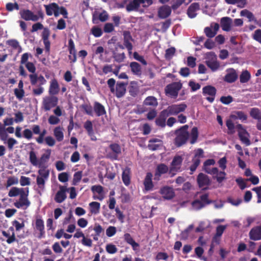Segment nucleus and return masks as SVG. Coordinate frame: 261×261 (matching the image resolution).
Instances as JSON below:
<instances>
[{
    "instance_id": "1",
    "label": "nucleus",
    "mask_w": 261,
    "mask_h": 261,
    "mask_svg": "<svg viewBox=\"0 0 261 261\" xmlns=\"http://www.w3.org/2000/svg\"><path fill=\"white\" fill-rule=\"evenodd\" d=\"M29 156L31 164L33 166L39 168L36 178V183L39 191L42 192L45 190V182L48 180L49 175V170L47 168V163L50 158V153H43L39 159L37 152L32 149L29 152Z\"/></svg>"
},
{
    "instance_id": "2",
    "label": "nucleus",
    "mask_w": 261,
    "mask_h": 261,
    "mask_svg": "<svg viewBox=\"0 0 261 261\" xmlns=\"http://www.w3.org/2000/svg\"><path fill=\"white\" fill-rule=\"evenodd\" d=\"M81 108L86 114L91 116L95 114L97 117H100L106 114L105 107L97 101L94 102L93 107L90 104L85 103L81 106Z\"/></svg>"
},
{
    "instance_id": "3",
    "label": "nucleus",
    "mask_w": 261,
    "mask_h": 261,
    "mask_svg": "<svg viewBox=\"0 0 261 261\" xmlns=\"http://www.w3.org/2000/svg\"><path fill=\"white\" fill-rule=\"evenodd\" d=\"M21 17L26 21H37L40 18L43 19L44 14L42 11H38L37 14H34L28 9H23L19 12Z\"/></svg>"
},
{
    "instance_id": "4",
    "label": "nucleus",
    "mask_w": 261,
    "mask_h": 261,
    "mask_svg": "<svg viewBox=\"0 0 261 261\" xmlns=\"http://www.w3.org/2000/svg\"><path fill=\"white\" fill-rule=\"evenodd\" d=\"M58 98L56 96L47 95L42 98L41 109L44 111H49L57 106Z\"/></svg>"
},
{
    "instance_id": "5",
    "label": "nucleus",
    "mask_w": 261,
    "mask_h": 261,
    "mask_svg": "<svg viewBox=\"0 0 261 261\" xmlns=\"http://www.w3.org/2000/svg\"><path fill=\"white\" fill-rule=\"evenodd\" d=\"M182 87V85L180 82L172 83L165 87V93L167 96L175 98Z\"/></svg>"
},
{
    "instance_id": "6",
    "label": "nucleus",
    "mask_w": 261,
    "mask_h": 261,
    "mask_svg": "<svg viewBox=\"0 0 261 261\" xmlns=\"http://www.w3.org/2000/svg\"><path fill=\"white\" fill-rule=\"evenodd\" d=\"M188 126L186 125L177 131V136L175 139V143L177 146H180L185 144L189 137L187 130Z\"/></svg>"
},
{
    "instance_id": "7",
    "label": "nucleus",
    "mask_w": 261,
    "mask_h": 261,
    "mask_svg": "<svg viewBox=\"0 0 261 261\" xmlns=\"http://www.w3.org/2000/svg\"><path fill=\"white\" fill-rule=\"evenodd\" d=\"M25 189L26 192L19 196L18 200L14 203V205L17 208L26 210L31 204V202L28 199L29 188H27Z\"/></svg>"
},
{
    "instance_id": "8",
    "label": "nucleus",
    "mask_w": 261,
    "mask_h": 261,
    "mask_svg": "<svg viewBox=\"0 0 261 261\" xmlns=\"http://www.w3.org/2000/svg\"><path fill=\"white\" fill-rule=\"evenodd\" d=\"M182 161L183 158L180 155H176L174 157L169 169V173L172 176L181 171L180 168Z\"/></svg>"
},
{
    "instance_id": "9",
    "label": "nucleus",
    "mask_w": 261,
    "mask_h": 261,
    "mask_svg": "<svg viewBox=\"0 0 261 261\" xmlns=\"http://www.w3.org/2000/svg\"><path fill=\"white\" fill-rule=\"evenodd\" d=\"M187 105L182 103L180 104L172 105L168 106L164 110L169 116L170 115H176L179 113L185 111Z\"/></svg>"
},
{
    "instance_id": "10",
    "label": "nucleus",
    "mask_w": 261,
    "mask_h": 261,
    "mask_svg": "<svg viewBox=\"0 0 261 261\" xmlns=\"http://www.w3.org/2000/svg\"><path fill=\"white\" fill-rule=\"evenodd\" d=\"M206 64L213 71H215L220 67L219 62L214 53L210 52L206 54Z\"/></svg>"
},
{
    "instance_id": "11",
    "label": "nucleus",
    "mask_w": 261,
    "mask_h": 261,
    "mask_svg": "<svg viewBox=\"0 0 261 261\" xmlns=\"http://www.w3.org/2000/svg\"><path fill=\"white\" fill-rule=\"evenodd\" d=\"M203 156V151L201 149H198L195 150V155L192 160V165L190 167L191 174H192L195 171L197 167L200 163V159Z\"/></svg>"
},
{
    "instance_id": "12",
    "label": "nucleus",
    "mask_w": 261,
    "mask_h": 261,
    "mask_svg": "<svg viewBox=\"0 0 261 261\" xmlns=\"http://www.w3.org/2000/svg\"><path fill=\"white\" fill-rule=\"evenodd\" d=\"M202 92L206 99L210 102H213L216 93V88L212 86H206L203 88Z\"/></svg>"
},
{
    "instance_id": "13",
    "label": "nucleus",
    "mask_w": 261,
    "mask_h": 261,
    "mask_svg": "<svg viewBox=\"0 0 261 261\" xmlns=\"http://www.w3.org/2000/svg\"><path fill=\"white\" fill-rule=\"evenodd\" d=\"M91 190L93 193V198L95 200L102 201L105 198V193L103 187L100 185L93 186Z\"/></svg>"
},
{
    "instance_id": "14",
    "label": "nucleus",
    "mask_w": 261,
    "mask_h": 261,
    "mask_svg": "<svg viewBox=\"0 0 261 261\" xmlns=\"http://www.w3.org/2000/svg\"><path fill=\"white\" fill-rule=\"evenodd\" d=\"M238 129L239 137L241 141L244 143L246 146L250 144L249 140V135L247 132L243 127L242 125L239 124L237 126Z\"/></svg>"
},
{
    "instance_id": "15",
    "label": "nucleus",
    "mask_w": 261,
    "mask_h": 261,
    "mask_svg": "<svg viewBox=\"0 0 261 261\" xmlns=\"http://www.w3.org/2000/svg\"><path fill=\"white\" fill-rule=\"evenodd\" d=\"M160 193L162 195L163 198L165 200H170L175 196L173 189L168 186L162 188L160 190Z\"/></svg>"
},
{
    "instance_id": "16",
    "label": "nucleus",
    "mask_w": 261,
    "mask_h": 261,
    "mask_svg": "<svg viewBox=\"0 0 261 261\" xmlns=\"http://www.w3.org/2000/svg\"><path fill=\"white\" fill-rule=\"evenodd\" d=\"M46 14L48 16H51L53 14L55 17L59 16V6L55 3H51L49 5H44Z\"/></svg>"
},
{
    "instance_id": "17",
    "label": "nucleus",
    "mask_w": 261,
    "mask_h": 261,
    "mask_svg": "<svg viewBox=\"0 0 261 261\" xmlns=\"http://www.w3.org/2000/svg\"><path fill=\"white\" fill-rule=\"evenodd\" d=\"M127 83L118 82L115 87L114 94L118 98H120L124 95L126 92V86Z\"/></svg>"
},
{
    "instance_id": "18",
    "label": "nucleus",
    "mask_w": 261,
    "mask_h": 261,
    "mask_svg": "<svg viewBox=\"0 0 261 261\" xmlns=\"http://www.w3.org/2000/svg\"><path fill=\"white\" fill-rule=\"evenodd\" d=\"M141 5L143 7V5H144L143 0H133L126 6V11L127 12L137 11Z\"/></svg>"
},
{
    "instance_id": "19",
    "label": "nucleus",
    "mask_w": 261,
    "mask_h": 261,
    "mask_svg": "<svg viewBox=\"0 0 261 261\" xmlns=\"http://www.w3.org/2000/svg\"><path fill=\"white\" fill-rule=\"evenodd\" d=\"M67 190L68 189L64 186L60 187V189L57 192L55 197V200L56 202L60 203L66 199V192Z\"/></svg>"
},
{
    "instance_id": "20",
    "label": "nucleus",
    "mask_w": 261,
    "mask_h": 261,
    "mask_svg": "<svg viewBox=\"0 0 261 261\" xmlns=\"http://www.w3.org/2000/svg\"><path fill=\"white\" fill-rule=\"evenodd\" d=\"M197 182L199 187L203 189H205L209 185L210 181L206 175L201 173L197 177Z\"/></svg>"
},
{
    "instance_id": "21",
    "label": "nucleus",
    "mask_w": 261,
    "mask_h": 261,
    "mask_svg": "<svg viewBox=\"0 0 261 261\" xmlns=\"http://www.w3.org/2000/svg\"><path fill=\"white\" fill-rule=\"evenodd\" d=\"M251 240L258 241L261 240V225L252 228L249 232Z\"/></svg>"
},
{
    "instance_id": "22",
    "label": "nucleus",
    "mask_w": 261,
    "mask_h": 261,
    "mask_svg": "<svg viewBox=\"0 0 261 261\" xmlns=\"http://www.w3.org/2000/svg\"><path fill=\"white\" fill-rule=\"evenodd\" d=\"M60 91L59 85L57 80L52 79L50 82L48 93L50 95L55 96L58 94Z\"/></svg>"
},
{
    "instance_id": "23",
    "label": "nucleus",
    "mask_w": 261,
    "mask_h": 261,
    "mask_svg": "<svg viewBox=\"0 0 261 261\" xmlns=\"http://www.w3.org/2000/svg\"><path fill=\"white\" fill-rule=\"evenodd\" d=\"M200 9L199 4L197 3H192L188 8L187 14L190 18H194L197 16V11Z\"/></svg>"
},
{
    "instance_id": "24",
    "label": "nucleus",
    "mask_w": 261,
    "mask_h": 261,
    "mask_svg": "<svg viewBox=\"0 0 261 261\" xmlns=\"http://www.w3.org/2000/svg\"><path fill=\"white\" fill-rule=\"evenodd\" d=\"M152 175L151 173L148 172L144 180L143 184L144 186V190L146 191H151L153 190L154 185L152 181Z\"/></svg>"
},
{
    "instance_id": "25",
    "label": "nucleus",
    "mask_w": 261,
    "mask_h": 261,
    "mask_svg": "<svg viewBox=\"0 0 261 261\" xmlns=\"http://www.w3.org/2000/svg\"><path fill=\"white\" fill-rule=\"evenodd\" d=\"M35 230L39 232L38 238L41 239L44 237V225L43 221L40 218H37L35 221Z\"/></svg>"
},
{
    "instance_id": "26",
    "label": "nucleus",
    "mask_w": 261,
    "mask_h": 261,
    "mask_svg": "<svg viewBox=\"0 0 261 261\" xmlns=\"http://www.w3.org/2000/svg\"><path fill=\"white\" fill-rule=\"evenodd\" d=\"M226 74L225 76L224 80L228 83L234 82L238 77L236 71L233 68H229L226 70Z\"/></svg>"
},
{
    "instance_id": "27",
    "label": "nucleus",
    "mask_w": 261,
    "mask_h": 261,
    "mask_svg": "<svg viewBox=\"0 0 261 261\" xmlns=\"http://www.w3.org/2000/svg\"><path fill=\"white\" fill-rule=\"evenodd\" d=\"M123 36L124 45L125 46V47L127 49L129 54H131L133 49V45L131 43L132 38L130 35V34L128 32L125 31L123 33Z\"/></svg>"
},
{
    "instance_id": "28",
    "label": "nucleus",
    "mask_w": 261,
    "mask_h": 261,
    "mask_svg": "<svg viewBox=\"0 0 261 261\" xmlns=\"http://www.w3.org/2000/svg\"><path fill=\"white\" fill-rule=\"evenodd\" d=\"M171 13V8L167 5L161 7L158 10V16L161 18H166L168 17Z\"/></svg>"
},
{
    "instance_id": "29",
    "label": "nucleus",
    "mask_w": 261,
    "mask_h": 261,
    "mask_svg": "<svg viewBox=\"0 0 261 261\" xmlns=\"http://www.w3.org/2000/svg\"><path fill=\"white\" fill-rule=\"evenodd\" d=\"M163 145L162 141L159 139L153 138L149 140L148 147L151 150L159 149Z\"/></svg>"
},
{
    "instance_id": "30",
    "label": "nucleus",
    "mask_w": 261,
    "mask_h": 261,
    "mask_svg": "<svg viewBox=\"0 0 261 261\" xmlns=\"http://www.w3.org/2000/svg\"><path fill=\"white\" fill-rule=\"evenodd\" d=\"M221 28L225 31H229L231 30L232 19L228 17H224L221 19Z\"/></svg>"
},
{
    "instance_id": "31",
    "label": "nucleus",
    "mask_w": 261,
    "mask_h": 261,
    "mask_svg": "<svg viewBox=\"0 0 261 261\" xmlns=\"http://www.w3.org/2000/svg\"><path fill=\"white\" fill-rule=\"evenodd\" d=\"M25 192L24 189L16 187H12L9 192L8 196L10 197H14L18 196H20Z\"/></svg>"
},
{
    "instance_id": "32",
    "label": "nucleus",
    "mask_w": 261,
    "mask_h": 261,
    "mask_svg": "<svg viewBox=\"0 0 261 261\" xmlns=\"http://www.w3.org/2000/svg\"><path fill=\"white\" fill-rule=\"evenodd\" d=\"M68 49L71 56H69V59L72 62H75L76 60V50L73 41L70 39L68 41Z\"/></svg>"
},
{
    "instance_id": "33",
    "label": "nucleus",
    "mask_w": 261,
    "mask_h": 261,
    "mask_svg": "<svg viewBox=\"0 0 261 261\" xmlns=\"http://www.w3.org/2000/svg\"><path fill=\"white\" fill-rule=\"evenodd\" d=\"M168 117V115L165 111H162L160 113L159 118L156 119L155 122L156 125L162 127H165L166 125V119Z\"/></svg>"
},
{
    "instance_id": "34",
    "label": "nucleus",
    "mask_w": 261,
    "mask_h": 261,
    "mask_svg": "<svg viewBox=\"0 0 261 261\" xmlns=\"http://www.w3.org/2000/svg\"><path fill=\"white\" fill-rule=\"evenodd\" d=\"M54 135L58 142L62 141L64 139V128L59 126L56 127L54 129Z\"/></svg>"
},
{
    "instance_id": "35",
    "label": "nucleus",
    "mask_w": 261,
    "mask_h": 261,
    "mask_svg": "<svg viewBox=\"0 0 261 261\" xmlns=\"http://www.w3.org/2000/svg\"><path fill=\"white\" fill-rule=\"evenodd\" d=\"M129 67L131 71L135 75L140 76L142 74L141 66L139 63L136 62H132L130 63Z\"/></svg>"
},
{
    "instance_id": "36",
    "label": "nucleus",
    "mask_w": 261,
    "mask_h": 261,
    "mask_svg": "<svg viewBox=\"0 0 261 261\" xmlns=\"http://www.w3.org/2000/svg\"><path fill=\"white\" fill-rule=\"evenodd\" d=\"M89 211L91 214L97 215L99 214L100 208V203L96 201H93L89 204Z\"/></svg>"
},
{
    "instance_id": "37",
    "label": "nucleus",
    "mask_w": 261,
    "mask_h": 261,
    "mask_svg": "<svg viewBox=\"0 0 261 261\" xmlns=\"http://www.w3.org/2000/svg\"><path fill=\"white\" fill-rule=\"evenodd\" d=\"M168 170V167L166 165L163 164L159 165L157 167L154 179L159 180L161 175L166 173Z\"/></svg>"
},
{
    "instance_id": "38",
    "label": "nucleus",
    "mask_w": 261,
    "mask_h": 261,
    "mask_svg": "<svg viewBox=\"0 0 261 261\" xmlns=\"http://www.w3.org/2000/svg\"><path fill=\"white\" fill-rule=\"evenodd\" d=\"M130 171L129 168H126L123 170L122 178L123 183L126 186H128L130 184Z\"/></svg>"
},
{
    "instance_id": "39",
    "label": "nucleus",
    "mask_w": 261,
    "mask_h": 261,
    "mask_svg": "<svg viewBox=\"0 0 261 261\" xmlns=\"http://www.w3.org/2000/svg\"><path fill=\"white\" fill-rule=\"evenodd\" d=\"M240 15L243 17H247L249 21H256V19L255 18L253 14L247 9H244L240 12Z\"/></svg>"
},
{
    "instance_id": "40",
    "label": "nucleus",
    "mask_w": 261,
    "mask_h": 261,
    "mask_svg": "<svg viewBox=\"0 0 261 261\" xmlns=\"http://www.w3.org/2000/svg\"><path fill=\"white\" fill-rule=\"evenodd\" d=\"M144 104L146 106H152L156 107L158 105L157 99L154 96H148L144 101Z\"/></svg>"
},
{
    "instance_id": "41",
    "label": "nucleus",
    "mask_w": 261,
    "mask_h": 261,
    "mask_svg": "<svg viewBox=\"0 0 261 261\" xmlns=\"http://www.w3.org/2000/svg\"><path fill=\"white\" fill-rule=\"evenodd\" d=\"M231 117L234 119H239L242 121H244L246 120L247 116L242 111H237L232 114Z\"/></svg>"
},
{
    "instance_id": "42",
    "label": "nucleus",
    "mask_w": 261,
    "mask_h": 261,
    "mask_svg": "<svg viewBox=\"0 0 261 261\" xmlns=\"http://www.w3.org/2000/svg\"><path fill=\"white\" fill-rule=\"evenodd\" d=\"M210 226L209 221H203L199 223L198 226L196 229V232H201Z\"/></svg>"
},
{
    "instance_id": "43",
    "label": "nucleus",
    "mask_w": 261,
    "mask_h": 261,
    "mask_svg": "<svg viewBox=\"0 0 261 261\" xmlns=\"http://www.w3.org/2000/svg\"><path fill=\"white\" fill-rule=\"evenodd\" d=\"M139 87L137 85L136 83L134 82H132L130 83V86L129 88V93L130 95L133 96H136L139 93Z\"/></svg>"
},
{
    "instance_id": "44",
    "label": "nucleus",
    "mask_w": 261,
    "mask_h": 261,
    "mask_svg": "<svg viewBox=\"0 0 261 261\" xmlns=\"http://www.w3.org/2000/svg\"><path fill=\"white\" fill-rule=\"evenodd\" d=\"M250 115L254 119L261 120V112L258 108H252L250 111Z\"/></svg>"
},
{
    "instance_id": "45",
    "label": "nucleus",
    "mask_w": 261,
    "mask_h": 261,
    "mask_svg": "<svg viewBox=\"0 0 261 261\" xmlns=\"http://www.w3.org/2000/svg\"><path fill=\"white\" fill-rule=\"evenodd\" d=\"M251 77L250 73L247 70L243 71L240 75V80L241 83H247Z\"/></svg>"
},
{
    "instance_id": "46",
    "label": "nucleus",
    "mask_w": 261,
    "mask_h": 261,
    "mask_svg": "<svg viewBox=\"0 0 261 261\" xmlns=\"http://www.w3.org/2000/svg\"><path fill=\"white\" fill-rule=\"evenodd\" d=\"M192 208L195 211L200 210L205 206V204L202 203L200 200H195L191 203Z\"/></svg>"
},
{
    "instance_id": "47",
    "label": "nucleus",
    "mask_w": 261,
    "mask_h": 261,
    "mask_svg": "<svg viewBox=\"0 0 261 261\" xmlns=\"http://www.w3.org/2000/svg\"><path fill=\"white\" fill-rule=\"evenodd\" d=\"M18 178L14 176H10L8 178L6 182V187H11L12 185H17L18 184Z\"/></svg>"
},
{
    "instance_id": "48",
    "label": "nucleus",
    "mask_w": 261,
    "mask_h": 261,
    "mask_svg": "<svg viewBox=\"0 0 261 261\" xmlns=\"http://www.w3.org/2000/svg\"><path fill=\"white\" fill-rule=\"evenodd\" d=\"M2 234L4 237L8 238L7 240V242L8 244H11V243L14 242L16 240L15 233L14 232H12V234L11 236H10L9 233H8V232H7L5 231H3Z\"/></svg>"
},
{
    "instance_id": "49",
    "label": "nucleus",
    "mask_w": 261,
    "mask_h": 261,
    "mask_svg": "<svg viewBox=\"0 0 261 261\" xmlns=\"http://www.w3.org/2000/svg\"><path fill=\"white\" fill-rule=\"evenodd\" d=\"M188 85L191 88L192 92H195L199 90L201 87L199 83H196L193 80L190 81Z\"/></svg>"
},
{
    "instance_id": "50",
    "label": "nucleus",
    "mask_w": 261,
    "mask_h": 261,
    "mask_svg": "<svg viewBox=\"0 0 261 261\" xmlns=\"http://www.w3.org/2000/svg\"><path fill=\"white\" fill-rule=\"evenodd\" d=\"M226 225H219L216 228V233L215 236V238H220L223 234L224 231L226 228Z\"/></svg>"
},
{
    "instance_id": "51",
    "label": "nucleus",
    "mask_w": 261,
    "mask_h": 261,
    "mask_svg": "<svg viewBox=\"0 0 261 261\" xmlns=\"http://www.w3.org/2000/svg\"><path fill=\"white\" fill-rule=\"evenodd\" d=\"M60 121V119L59 117L55 116L54 115H50L48 119V122L51 125L58 124Z\"/></svg>"
},
{
    "instance_id": "52",
    "label": "nucleus",
    "mask_w": 261,
    "mask_h": 261,
    "mask_svg": "<svg viewBox=\"0 0 261 261\" xmlns=\"http://www.w3.org/2000/svg\"><path fill=\"white\" fill-rule=\"evenodd\" d=\"M18 143L17 141L13 138H9L6 141L8 148L9 150H12L15 145Z\"/></svg>"
},
{
    "instance_id": "53",
    "label": "nucleus",
    "mask_w": 261,
    "mask_h": 261,
    "mask_svg": "<svg viewBox=\"0 0 261 261\" xmlns=\"http://www.w3.org/2000/svg\"><path fill=\"white\" fill-rule=\"evenodd\" d=\"M106 250L110 254H114L117 251V247L112 244H107L106 247Z\"/></svg>"
},
{
    "instance_id": "54",
    "label": "nucleus",
    "mask_w": 261,
    "mask_h": 261,
    "mask_svg": "<svg viewBox=\"0 0 261 261\" xmlns=\"http://www.w3.org/2000/svg\"><path fill=\"white\" fill-rule=\"evenodd\" d=\"M190 136L192 138L191 143L194 144L196 142L198 137V130L196 127H194L192 128Z\"/></svg>"
},
{
    "instance_id": "55",
    "label": "nucleus",
    "mask_w": 261,
    "mask_h": 261,
    "mask_svg": "<svg viewBox=\"0 0 261 261\" xmlns=\"http://www.w3.org/2000/svg\"><path fill=\"white\" fill-rule=\"evenodd\" d=\"M106 235L108 237H112L116 233V228L114 226H110L106 229Z\"/></svg>"
},
{
    "instance_id": "56",
    "label": "nucleus",
    "mask_w": 261,
    "mask_h": 261,
    "mask_svg": "<svg viewBox=\"0 0 261 261\" xmlns=\"http://www.w3.org/2000/svg\"><path fill=\"white\" fill-rule=\"evenodd\" d=\"M110 148L117 156L121 153L120 146L117 144H111Z\"/></svg>"
},
{
    "instance_id": "57",
    "label": "nucleus",
    "mask_w": 261,
    "mask_h": 261,
    "mask_svg": "<svg viewBox=\"0 0 261 261\" xmlns=\"http://www.w3.org/2000/svg\"><path fill=\"white\" fill-rule=\"evenodd\" d=\"M20 184L21 186H29L31 184V179L29 177L21 176L20 178Z\"/></svg>"
},
{
    "instance_id": "58",
    "label": "nucleus",
    "mask_w": 261,
    "mask_h": 261,
    "mask_svg": "<svg viewBox=\"0 0 261 261\" xmlns=\"http://www.w3.org/2000/svg\"><path fill=\"white\" fill-rule=\"evenodd\" d=\"M82 177V172L78 171L75 172L73 175V184L74 185H77V184L81 180Z\"/></svg>"
},
{
    "instance_id": "59",
    "label": "nucleus",
    "mask_w": 261,
    "mask_h": 261,
    "mask_svg": "<svg viewBox=\"0 0 261 261\" xmlns=\"http://www.w3.org/2000/svg\"><path fill=\"white\" fill-rule=\"evenodd\" d=\"M14 92L15 96L19 100H21L24 96L23 89H15Z\"/></svg>"
},
{
    "instance_id": "60",
    "label": "nucleus",
    "mask_w": 261,
    "mask_h": 261,
    "mask_svg": "<svg viewBox=\"0 0 261 261\" xmlns=\"http://www.w3.org/2000/svg\"><path fill=\"white\" fill-rule=\"evenodd\" d=\"M175 52V49L174 47L169 48L166 50L165 58L167 59H170L174 56Z\"/></svg>"
},
{
    "instance_id": "61",
    "label": "nucleus",
    "mask_w": 261,
    "mask_h": 261,
    "mask_svg": "<svg viewBox=\"0 0 261 261\" xmlns=\"http://www.w3.org/2000/svg\"><path fill=\"white\" fill-rule=\"evenodd\" d=\"M91 33L95 37H99L102 35V30L100 28L94 27L91 30Z\"/></svg>"
},
{
    "instance_id": "62",
    "label": "nucleus",
    "mask_w": 261,
    "mask_h": 261,
    "mask_svg": "<svg viewBox=\"0 0 261 261\" xmlns=\"http://www.w3.org/2000/svg\"><path fill=\"white\" fill-rule=\"evenodd\" d=\"M84 126L87 131L88 134H91V132H93V125L91 121H86L84 123Z\"/></svg>"
},
{
    "instance_id": "63",
    "label": "nucleus",
    "mask_w": 261,
    "mask_h": 261,
    "mask_svg": "<svg viewBox=\"0 0 261 261\" xmlns=\"http://www.w3.org/2000/svg\"><path fill=\"white\" fill-rule=\"evenodd\" d=\"M204 32L207 37L213 38L216 35V33L214 32L211 27H206Z\"/></svg>"
},
{
    "instance_id": "64",
    "label": "nucleus",
    "mask_w": 261,
    "mask_h": 261,
    "mask_svg": "<svg viewBox=\"0 0 261 261\" xmlns=\"http://www.w3.org/2000/svg\"><path fill=\"white\" fill-rule=\"evenodd\" d=\"M253 38L256 41L261 43V30L258 29L254 32L253 35Z\"/></svg>"
}]
</instances>
